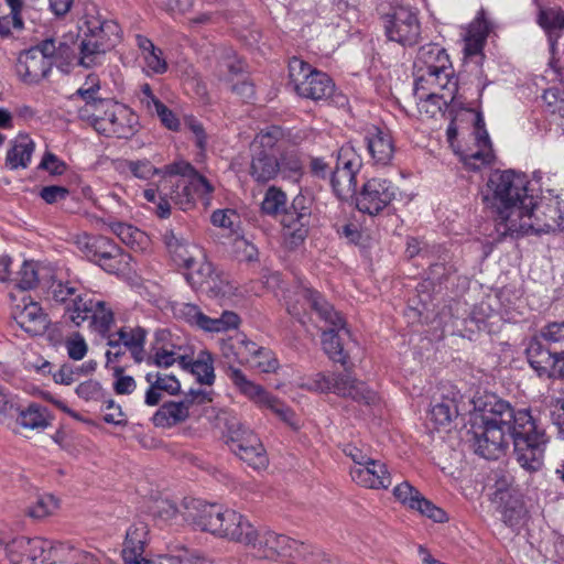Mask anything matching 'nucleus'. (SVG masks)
<instances>
[{
  "label": "nucleus",
  "instance_id": "nucleus-1",
  "mask_svg": "<svg viewBox=\"0 0 564 564\" xmlns=\"http://www.w3.org/2000/svg\"><path fill=\"white\" fill-rule=\"evenodd\" d=\"M463 441L479 457L497 460L513 445L517 463L529 474L542 469L549 436L530 408L516 409L495 393L470 400Z\"/></svg>",
  "mask_w": 564,
  "mask_h": 564
},
{
  "label": "nucleus",
  "instance_id": "nucleus-2",
  "mask_svg": "<svg viewBox=\"0 0 564 564\" xmlns=\"http://www.w3.org/2000/svg\"><path fill=\"white\" fill-rule=\"evenodd\" d=\"M530 184L525 174L514 170H497L490 174L484 200L496 212V230L500 236H508L511 225L521 218L525 208L534 205Z\"/></svg>",
  "mask_w": 564,
  "mask_h": 564
},
{
  "label": "nucleus",
  "instance_id": "nucleus-3",
  "mask_svg": "<svg viewBox=\"0 0 564 564\" xmlns=\"http://www.w3.org/2000/svg\"><path fill=\"white\" fill-rule=\"evenodd\" d=\"M295 303L288 302V311L294 316H300L306 306L316 313L321 321L328 325V329L322 333V346L325 354L334 361L345 365L346 355L344 354L339 332L344 329L345 321L339 312L326 301L317 291L308 288H300L296 293Z\"/></svg>",
  "mask_w": 564,
  "mask_h": 564
},
{
  "label": "nucleus",
  "instance_id": "nucleus-4",
  "mask_svg": "<svg viewBox=\"0 0 564 564\" xmlns=\"http://www.w3.org/2000/svg\"><path fill=\"white\" fill-rule=\"evenodd\" d=\"M191 513L193 523L202 531L229 541L250 545L257 540V530L241 513L215 503L197 502Z\"/></svg>",
  "mask_w": 564,
  "mask_h": 564
},
{
  "label": "nucleus",
  "instance_id": "nucleus-5",
  "mask_svg": "<svg viewBox=\"0 0 564 564\" xmlns=\"http://www.w3.org/2000/svg\"><path fill=\"white\" fill-rule=\"evenodd\" d=\"M286 194L271 186L267 189L261 204V210L265 215L275 216L282 213L284 243L290 249L299 247L307 237L311 218V206L303 195H297L291 206L286 207Z\"/></svg>",
  "mask_w": 564,
  "mask_h": 564
},
{
  "label": "nucleus",
  "instance_id": "nucleus-6",
  "mask_svg": "<svg viewBox=\"0 0 564 564\" xmlns=\"http://www.w3.org/2000/svg\"><path fill=\"white\" fill-rule=\"evenodd\" d=\"M458 78L446 79L444 83L422 84L414 83V97L421 113L433 118L437 113L449 119L446 130V139L453 153L458 154L457 126L456 118L458 116Z\"/></svg>",
  "mask_w": 564,
  "mask_h": 564
},
{
  "label": "nucleus",
  "instance_id": "nucleus-7",
  "mask_svg": "<svg viewBox=\"0 0 564 564\" xmlns=\"http://www.w3.org/2000/svg\"><path fill=\"white\" fill-rule=\"evenodd\" d=\"M527 358L540 378L564 379V321L553 322L530 340Z\"/></svg>",
  "mask_w": 564,
  "mask_h": 564
},
{
  "label": "nucleus",
  "instance_id": "nucleus-8",
  "mask_svg": "<svg viewBox=\"0 0 564 564\" xmlns=\"http://www.w3.org/2000/svg\"><path fill=\"white\" fill-rule=\"evenodd\" d=\"M159 193L169 195L171 202L187 210L195 204V195H208L214 191L208 180L185 161L164 166V176L158 184Z\"/></svg>",
  "mask_w": 564,
  "mask_h": 564
},
{
  "label": "nucleus",
  "instance_id": "nucleus-9",
  "mask_svg": "<svg viewBox=\"0 0 564 564\" xmlns=\"http://www.w3.org/2000/svg\"><path fill=\"white\" fill-rule=\"evenodd\" d=\"M80 30L84 37L79 45L78 64L86 68L99 64L106 52L111 50L120 40L121 29L119 24L102 18L98 12H87Z\"/></svg>",
  "mask_w": 564,
  "mask_h": 564
},
{
  "label": "nucleus",
  "instance_id": "nucleus-10",
  "mask_svg": "<svg viewBox=\"0 0 564 564\" xmlns=\"http://www.w3.org/2000/svg\"><path fill=\"white\" fill-rule=\"evenodd\" d=\"M564 228V216L561 204L556 198L538 200L534 195V205L525 208L516 223L511 225L508 236L529 234H550Z\"/></svg>",
  "mask_w": 564,
  "mask_h": 564
},
{
  "label": "nucleus",
  "instance_id": "nucleus-11",
  "mask_svg": "<svg viewBox=\"0 0 564 564\" xmlns=\"http://www.w3.org/2000/svg\"><path fill=\"white\" fill-rule=\"evenodd\" d=\"M289 78L295 93L302 98L318 102L327 101L334 96L333 79L299 57L294 56L289 61Z\"/></svg>",
  "mask_w": 564,
  "mask_h": 564
},
{
  "label": "nucleus",
  "instance_id": "nucleus-12",
  "mask_svg": "<svg viewBox=\"0 0 564 564\" xmlns=\"http://www.w3.org/2000/svg\"><path fill=\"white\" fill-rule=\"evenodd\" d=\"M300 386L302 389L312 392H333L339 397L350 398L354 401L366 404H370L376 400V393L368 389L365 382L352 378L348 372L334 373L332 376L317 372L312 377L303 379Z\"/></svg>",
  "mask_w": 564,
  "mask_h": 564
},
{
  "label": "nucleus",
  "instance_id": "nucleus-13",
  "mask_svg": "<svg viewBox=\"0 0 564 564\" xmlns=\"http://www.w3.org/2000/svg\"><path fill=\"white\" fill-rule=\"evenodd\" d=\"M414 83L442 84L446 79L458 78L445 48L435 43L422 45L414 61Z\"/></svg>",
  "mask_w": 564,
  "mask_h": 564
},
{
  "label": "nucleus",
  "instance_id": "nucleus-14",
  "mask_svg": "<svg viewBox=\"0 0 564 564\" xmlns=\"http://www.w3.org/2000/svg\"><path fill=\"white\" fill-rule=\"evenodd\" d=\"M460 122L470 123L474 127L475 142L478 148L470 154L464 156L460 154V163L470 171H479L481 167L490 165L495 160V153L482 113L479 110L460 106Z\"/></svg>",
  "mask_w": 564,
  "mask_h": 564
},
{
  "label": "nucleus",
  "instance_id": "nucleus-15",
  "mask_svg": "<svg viewBox=\"0 0 564 564\" xmlns=\"http://www.w3.org/2000/svg\"><path fill=\"white\" fill-rule=\"evenodd\" d=\"M387 37L402 46H414L421 41L422 28L417 13L408 7H397L383 17Z\"/></svg>",
  "mask_w": 564,
  "mask_h": 564
},
{
  "label": "nucleus",
  "instance_id": "nucleus-16",
  "mask_svg": "<svg viewBox=\"0 0 564 564\" xmlns=\"http://www.w3.org/2000/svg\"><path fill=\"white\" fill-rule=\"evenodd\" d=\"M53 46L47 42H40L20 53L17 63V73L26 84H37L45 78L53 67L50 58Z\"/></svg>",
  "mask_w": 564,
  "mask_h": 564
},
{
  "label": "nucleus",
  "instance_id": "nucleus-17",
  "mask_svg": "<svg viewBox=\"0 0 564 564\" xmlns=\"http://www.w3.org/2000/svg\"><path fill=\"white\" fill-rule=\"evenodd\" d=\"M74 307L69 310V319L80 326L85 321H89L90 326L104 337L110 334L115 317L113 312L102 301L85 299L77 296L74 301Z\"/></svg>",
  "mask_w": 564,
  "mask_h": 564
},
{
  "label": "nucleus",
  "instance_id": "nucleus-18",
  "mask_svg": "<svg viewBox=\"0 0 564 564\" xmlns=\"http://www.w3.org/2000/svg\"><path fill=\"white\" fill-rule=\"evenodd\" d=\"M254 554L261 558L275 560L280 556H305L307 546L302 542L292 540L291 538L278 534L272 531L259 534L257 532V540L250 543Z\"/></svg>",
  "mask_w": 564,
  "mask_h": 564
},
{
  "label": "nucleus",
  "instance_id": "nucleus-19",
  "mask_svg": "<svg viewBox=\"0 0 564 564\" xmlns=\"http://www.w3.org/2000/svg\"><path fill=\"white\" fill-rule=\"evenodd\" d=\"M395 197V187L384 178H371L362 185L356 198L359 212L376 216L381 213Z\"/></svg>",
  "mask_w": 564,
  "mask_h": 564
},
{
  "label": "nucleus",
  "instance_id": "nucleus-20",
  "mask_svg": "<svg viewBox=\"0 0 564 564\" xmlns=\"http://www.w3.org/2000/svg\"><path fill=\"white\" fill-rule=\"evenodd\" d=\"M3 543L0 541V547ZM52 542L42 538L19 536L4 544L8 558L12 564H34L50 560Z\"/></svg>",
  "mask_w": 564,
  "mask_h": 564
},
{
  "label": "nucleus",
  "instance_id": "nucleus-21",
  "mask_svg": "<svg viewBox=\"0 0 564 564\" xmlns=\"http://www.w3.org/2000/svg\"><path fill=\"white\" fill-rule=\"evenodd\" d=\"M226 376L241 394L260 405L267 406L275 414L284 404L279 399L267 392L262 386L248 379L245 372L237 367H228Z\"/></svg>",
  "mask_w": 564,
  "mask_h": 564
},
{
  "label": "nucleus",
  "instance_id": "nucleus-22",
  "mask_svg": "<svg viewBox=\"0 0 564 564\" xmlns=\"http://www.w3.org/2000/svg\"><path fill=\"white\" fill-rule=\"evenodd\" d=\"M170 337L171 334L167 330L158 332L155 343L151 347L150 354L145 355L143 362L160 368H169L175 362H178L181 367L185 366L188 355L182 352V347L169 339Z\"/></svg>",
  "mask_w": 564,
  "mask_h": 564
},
{
  "label": "nucleus",
  "instance_id": "nucleus-23",
  "mask_svg": "<svg viewBox=\"0 0 564 564\" xmlns=\"http://www.w3.org/2000/svg\"><path fill=\"white\" fill-rule=\"evenodd\" d=\"M184 318L191 324L205 332L221 333L237 328L240 318L231 311H224L219 317L205 315L197 305L184 304L181 310Z\"/></svg>",
  "mask_w": 564,
  "mask_h": 564
},
{
  "label": "nucleus",
  "instance_id": "nucleus-24",
  "mask_svg": "<svg viewBox=\"0 0 564 564\" xmlns=\"http://www.w3.org/2000/svg\"><path fill=\"white\" fill-rule=\"evenodd\" d=\"M489 33V25L485 19V12L481 9L474 21L468 25L464 47L465 63H473L480 68L484 61V46Z\"/></svg>",
  "mask_w": 564,
  "mask_h": 564
},
{
  "label": "nucleus",
  "instance_id": "nucleus-25",
  "mask_svg": "<svg viewBox=\"0 0 564 564\" xmlns=\"http://www.w3.org/2000/svg\"><path fill=\"white\" fill-rule=\"evenodd\" d=\"M24 297L22 304H17L12 310V317L17 324L29 335L39 336L45 333L50 319L41 305Z\"/></svg>",
  "mask_w": 564,
  "mask_h": 564
},
{
  "label": "nucleus",
  "instance_id": "nucleus-26",
  "mask_svg": "<svg viewBox=\"0 0 564 564\" xmlns=\"http://www.w3.org/2000/svg\"><path fill=\"white\" fill-rule=\"evenodd\" d=\"M117 111L110 115V119H102L97 123V132L106 137L129 139L137 132L138 119L126 106H113Z\"/></svg>",
  "mask_w": 564,
  "mask_h": 564
},
{
  "label": "nucleus",
  "instance_id": "nucleus-27",
  "mask_svg": "<svg viewBox=\"0 0 564 564\" xmlns=\"http://www.w3.org/2000/svg\"><path fill=\"white\" fill-rule=\"evenodd\" d=\"M351 479L369 489H387L391 486V476L384 463L372 458L365 467H351Z\"/></svg>",
  "mask_w": 564,
  "mask_h": 564
},
{
  "label": "nucleus",
  "instance_id": "nucleus-28",
  "mask_svg": "<svg viewBox=\"0 0 564 564\" xmlns=\"http://www.w3.org/2000/svg\"><path fill=\"white\" fill-rule=\"evenodd\" d=\"M261 346H258L256 343L249 340L246 335H236L234 337H229L228 339H224L220 344L221 356L227 360V367L232 366L234 362H238L240 365H249L252 359H254V355L259 351Z\"/></svg>",
  "mask_w": 564,
  "mask_h": 564
},
{
  "label": "nucleus",
  "instance_id": "nucleus-29",
  "mask_svg": "<svg viewBox=\"0 0 564 564\" xmlns=\"http://www.w3.org/2000/svg\"><path fill=\"white\" fill-rule=\"evenodd\" d=\"M145 381L149 383V388L145 391L144 403L149 406H155L161 402L162 392L176 395L181 391L180 381L171 375L149 372L145 376Z\"/></svg>",
  "mask_w": 564,
  "mask_h": 564
},
{
  "label": "nucleus",
  "instance_id": "nucleus-30",
  "mask_svg": "<svg viewBox=\"0 0 564 564\" xmlns=\"http://www.w3.org/2000/svg\"><path fill=\"white\" fill-rule=\"evenodd\" d=\"M148 524L142 521L133 523L128 529L122 551L126 564H140L145 558L142 554L148 542Z\"/></svg>",
  "mask_w": 564,
  "mask_h": 564
},
{
  "label": "nucleus",
  "instance_id": "nucleus-31",
  "mask_svg": "<svg viewBox=\"0 0 564 564\" xmlns=\"http://www.w3.org/2000/svg\"><path fill=\"white\" fill-rule=\"evenodd\" d=\"M147 335L148 332L141 326H123L116 333L109 334V336H115L116 340L123 345L135 364H142L145 360Z\"/></svg>",
  "mask_w": 564,
  "mask_h": 564
},
{
  "label": "nucleus",
  "instance_id": "nucleus-32",
  "mask_svg": "<svg viewBox=\"0 0 564 564\" xmlns=\"http://www.w3.org/2000/svg\"><path fill=\"white\" fill-rule=\"evenodd\" d=\"M251 161L249 174L257 183H267L273 180L280 172V162L276 152L264 150H250Z\"/></svg>",
  "mask_w": 564,
  "mask_h": 564
},
{
  "label": "nucleus",
  "instance_id": "nucleus-33",
  "mask_svg": "<svg viewBox=\"0 0 564 564\" xmlns=\"http://www.w3.org/2000/svg\"><path fill=\"white\" fill-rule=\"evenodd\" d=\"M164 241L173 260L186 269H192L196 262V256L202 254L197 246L176 236L173 230L164 234Z\"/></svg>",
  "mask_w": 564,
  "mask_h": 564
},
{
  "label": "nucleus",
  "instance_id": "nucleus-34",
  "mask_svg": "<svg viewBox=\"0 0 564 564\" xmlns=\"http://www.w3.org/2000/svg\"><path fill=\"white\" fill-rule=\"evenodd\" d=\"M367 148L377 164L387 165L393 158L394 145L389 132L373 127L366 137Z\"/></svg>",
  "mask_w": 564,
  "mask_h": 564
},
{
  "label": "nucleus",
  "instance_id": "nucleus-35",
  "mask_svg": "<svg viewBox=\"0 0 564 564\" xmlns=\"http://www.w3.org/2000/svg\"><path fill=\"white\" fill-rule=\"evenodd\" d=\"M536 22L546 33L551 47L554 48L564 30V10L561 7H540Z\"/></svg>",
  "mask_w": 564,
  "mask_h": 564
},
{
  "label": "nucleus",
  "instance_id": "nucleus-36",
  "mask_svg": "<svg viewBox=\"0 0 564 564\" xmlns=\"http://www.w3.org/2000/svg\"><path fill=\"white\" fill-rule=\"evenodd\" d=\"M35 149L34 141L28 134H19L8 150L6 165L11 170L28 167Z\"/></svg>",
  "mask_w": 564,
  "mask_h": 564
},
{
  "label": "nucleus",
  "instance_id": "nucleus-37",
  "mask_svg": "<svg viewBox=\"0 0 564 564\" xmlns=\"http://www.w3.org/2000/svg\"><path fill=\"white\" fill-rule=\"evenodd\" d=\"M189 417V412L184 404L176 401L163 403L152 416V422L156 427H172L185 422Z\"/></svg>",
  "mask_w": 564,
  "mask_h": 564
},
{
  "label": "nucleus",
  "instance_id": "nucleus-38",
  "mask_svg": "<svg viewBox=\"0 0 564 564\" xmlns=\"http://www.w3.org/2000/svg\"><path fill=\"white\" fill-rule=\"evenodd\" d=\"M182 368L193 373L202 384L212 386L215 381L214 358L207 350L199 351L197 358L193 360L187 356V362Z\"/></svg>",
  "mask_w": 564,
  "mask_h": 564
},
{
  "label": "nucleus",
  "instance_id": "nucleus-39",
  "mask_svg": "<svg viewBox=\"0 0 564 564\" xmlns=\"http://www.w3.org/2000/svg\"><path fill=\"white\" fill-rule=\"evenodd\" d=\"M228 444L236 454V449L241 451L250 444L258 445L260 440L252 431L245 426L240 421L231 417L227 421Z\"/></svg>",
  "mask_w": 564,
  "mask_h": 564
},
{
  "label": "nucleus",
  "instance_id": "nucleus-40",
  "mask_svg": "<svg viewBox=\"0 0 564 564\" xmlns=\"http://www.w3.org/2000/svg\"><path fill=\"white\" fill-rule=\"evenodd\" d=\"M130 256L123 253L121 248L116 245L112 240L109 242V248L105 250L100 256L94 259L91 262L98 264L105 271L109 273H117L128 265Z\"/></svg>",
  "mask_w": 564,
  "mask_h": 564
},
{
  "label": "nucleus",
  "instance_id": "nucleus-41",
  "mask_svg": "<svg viewBox=\"0 0 564 564\" xmlns=\"http://www.w3.org/2000/svg\"><path fill=\"white\" fill-rule=\"evenodd\" d=\"M50 412L46 406L31 403L20 410L18 422L25 429L43 430L50 424Z\"/></svg>",
  "mask_w": 564,
  "mask_h": 564
},
{
  "label": "nucleus",
  "instance_id": "nucleus-42",
  "mask_svg": "<svg viewBox=\"0 0 564 564\" xmlns=\"http://www.w3.org/2000/svg\"><path fill=\"white\" fill-rule=\"evenodd\" d=\"M111 231L133 250H143L149 243V237L142 230L124 223L110 225Z\"/></svg>",
  "mask_w": 564,
  "mask_h": 564
},
{
  "label": "nucleus",
  "instance_id": "nucleus-43",
  "mask_svg": "<svg viewBox=\"0 0 564 564\" xmlns=\"http://www.w3.org/2000/svg\"><path fill=\"white\" fill-rule=\"evenodd\" d=\"M453 415H458V402L455 398L444 397L443 400L434 404L431 410V420L438 430L448 426Z\"/></svg>",
  "mask_w": 564,
  "mask_h": 564
},
{
  "label": "nucleus",
  "instance_id": "nucleus-44",
  "mask_svg": "<svg viewBox=\"0 0 564 564\" xmlns=\"http://www.w3.org/2000/svg\"><path fill=\"white\" fill-rule=\"evenodd\" d=\"M43 42L51 43L54 48L50 56L53 62V66H56L62 72L67 73L68 66L76 56L75 44L69 45L65 41H56L55 39H45Z\"/></svg>",
  "mask_w": 564,
  "mask_h": 564
},
{
  "label": "nucleus",
  "instance_id": "nucleus-45",
  "mask_svg": "<svg viewBox=\"0 0 564 564\" xmlns=\"http://www.w3.org/2000/svg\"><path fill=\"white\" fill-rule=\"evenodd\" d=\"M283 134L281 127H268L256 135L250 145V150H264L267 153L276 152L275 145L283 138Z\"/></svg>",
  "mask_w": 564,
  "mask_h": 564
},
{
  "label": "nucleus",
  "instance_id": "nucleus-46",
  "mask_svg": "<svg viewBox=\"0 0 564 564\" xmlns=\"http://www.w3.org/2000/svg\"><path fill=\"white\" fill-rule=\"evenodd\" d=\"M330 184L339 197L355 193L357 188L356 174L347 172L345 169H335L330 174Z\"/></svg>",
  "mask_w": 564,
  "mask_h": 564
},
{
  "label": "nucleus",
  "instance_id": "nucleus-47",
  "mask_svg": "<svg viewBox=\"0 0 564 564\" xmlns=\"http://www.w3.org/2000/svg\"><path fill=\"white\" fill-rule=\"evenodd\" d=\"M111 239L105 236H83L77 240V245L79 249L83 251L85 257L93 261L100 253H102L107 248H109V242Z\"/></svg>",
  "mask_w": 564,
  "mask_h": 564
},
{
  "label": "nucleus",
  "instance_id": "nucleus-48",
  "mask_svg": "<svg viewBox=\"0 0 564 564\" xmlns=\"http://www.w3.org/2000/svg\"><path fill=\"white\" fill-rule=\"evenodd\" d=\"M236 455L254 469H261L268 465L265 449L260 440L258 441V445L250 444L241 448V451L236 449Z\"/></svg>",
  "mask_w": 564,
  "mask_h": 564
},
{
  "label": "nucleus",
  "instance_id": "nucleus-49",
  "mask_svg": "<svg viewBox=\"0 0 564 564\" xmlns=\"http://www.w3.org/2000/svg\"><path fill=\"white\" fill-rule=\"evenodd\" d=\"M232 286L229 283L228 275L216 268L214 274L210 280H207L206 285H204L203 292L209 293L212 296H225L230 294Z\"/></svg>",
  "mask_w": 564,
  "mask_h": 564
},
{
  "label": "nucleus",
  "instance_id": "nucleus-50",
  "mask_svg": "<svg viewBox=\"0 0 564 564\" xmlns=\"http://www.w3.org/2000/svg\"><path fill=\"white\" fill-rule=\"evenodd\" d=\"M216 267L214 263L203 257L202 261L198 263V267L196 269H192V271L188 273L187 280L194 288L202 291L204 285H206L207 280L212 279Z\"/></svg>",
  "mask_w": 564,
  "mask_h": 564
},
{
  "label": "nucleus",
  "instance_id": "nucleus-51",
  "mask_svg": "<svg viewBox=\"0 0 564 564\" xmlns=\"http://www.w3.org/2000/svg\"><path fill=\"white\" fill-rule=\"evenodd\" d=\"M249 366L263 373L274 372L279 368V361L273 351L268 348L260 347Z\"/></svg>",
  "mask_w": 564,
  "mask_h": 564
},
{
  "label": "nucleus",
  "instance_id": "nucleus-52",
  "mask_svg": "<svg viewBox=\"0 0 564 564\" xmlns=\"http://www.w3.org/2000/svg\"><path fill=\"white\" fill-rule=\"evenodd\" d=\"M393 496L399 502L412 510L417 505L422 494L410 482L403 481L393 488Z\"/></svg>",
  "mask_w": 564,
  "mask_h": 564
},
{
  "label": "nucleus",
  "instance_id": "nucleus-53",
  "mask_svg": "<svg viewBox=\"0 0 564 564\" xmlns=\"http://www.w3.org/2000/svg\"><path fill=\"white\" fill-rule=\"evenodd\" d=\"M280 171L288 177L299 178L302 175L303 164L297 151H285L281 154Z\"/></svg>",
  "mask_w": 564,
  "mask_h": 564
},
{
  "label": "nucleus",
  "instance_id": "nucleus-54",
  "mask_svg": "<svg viewBox=\"0 0 564 564\" xmlns=\"http://www.w3.org/2000/svg\"><path fill=\"white\" fill-rule=\"evenodd\" d=\"M112 106H121L120 104L111 100V99H104L102 101H95L93 104V110L90 112H87L86 116L91 121V124L94 129L97 131V123L99 121H102V119H110V115L113 111H117V108Z\"/></svg>",
  "mask_w": 564,
  "mask_h": 564
},
{
  "label": "nucleus",
  "instance_id": "nucleus-55",
  "mask_svg": "<svg viewBox=\"0 0 564 564\" xmlns=\"http://www.w3.org/2000/svg\"><path fill=\"white\" fill-rule=\"evenodd\" d=\"M17 286L26 291L34 289L39 283V275L33 262L24 261L17 275Z\"/></svg>",
  "mask_w": 564,
  "mask_h": 564
},
{
  "label": "nucleus",
  "instance_id": "nucleus-56",
  "mask_svg": "<svg viewBox=\"0 0 564 564\" xmlns=\"http://www.w3.org/2000/svg\"><path fill=\"white\" fill-rule=\"evenodd\" d=\"M57 508V500L50 495L41 496L29 507L28 514L34 519H43Z\"/></svg>",
  "mask_w": 564,
  "mask_h": 564
},
{
  "label": "nucleus",
  "instance_id": "nucleus-57",
  "mask_svg": "<svg viewBox=\"0 0 564 564\" xmlns=\"http://www.w3.org/2000/svg\"><path fill=\"white\" fill-rule=\"evenodd\" d=\"M361 167V160L355 153L351 147H341L338 151L337 164L335 169H345L347 172L357 174Z\"/></svg>",
  "mask_w": 564,
  "mask_h": 564
},
{
  "label": "nucleus",
  "instance_id": "nucleus-58",
  "mask_svg": "<svg viewBox=\"0 0 564 564\" xmlns=\"http://www.w3.org/2000/svg\"><path fill=\"white\" fill-rule=\"evenodd\" d=\"M51 295L53 300L57 303H67L69 302L72 306H67V313L69 314V310L74 307V300L77 296H82L77 294V289L70 286L68 283L54 282L51 286Z\"/></svg>",
  "mask_w": 564,
  "mask_h": 564
},
{
  "label": "nucleus",
  "instance_id": "nucleus-59",
  "mask_svg": "<svg viewBox=\"0 0 564 564\" xmlns=\"http://www.w3.org/2000/svg\"><path fill=\"white\" fill-rule=\"evenodd\" d=\"M76 393L85 401H104L105 399V391L101 384L95 380L82 382L76 388Z\"/></svg>",
  "mask_w": 564,
  "mask_h": 564
},
{
  "label": "nucleus",
  "instance_id": "nucleus-60",
  "mask_svg": "<svg viewBox=\"0 0 564 564\" xmlns=\"http://www.w3.org/2000/svg\"><path fill=\"white\" fill-rule=\"evenodd\" d=\"M128 167L135 177L141 180H149L160 174H162V177L164 176V169L159 170L154 167L149 160L129 161Z\"/></svg>",
  "mask_w": 564,
  "mask_h": 564
},
{
  "label": "nucleus",
  "instance_id": "nucleus-61",
  "mask_svg": "<svg viewBox=\"0 0 564 564\" xmlns=\"http://www.w3.org/2000/svg\"><path fill=\"white\" fill-rule=\"evenodd\" d=\"M413 510L420 512L422 516L432 519L434 522H444L447 520L445 511L436 507L431 500L426 499L423 495Z\"/></svg>",
  "mask_w": 564,
  "mask_h": 564
},
{
  "label": "nucleus",
  "instance_id": "nucleus-62",
  "mask_svg": "<svg viewBox=\"0 0 564 564\" xmlns=\"http://www.w3.org/2000/svg\"><path fill=\"white\" fill-rule=\"evenodd\" d=\"M65 347L67 349L68 357L73 360H82L88 350L84 337L78 333L66 339Z\"/></svg>",
  "mask_w": 564,
  "mask_h": 564
},
{
  "label": "nucleus",
  "instance_id": "nucleus-63",
  "mask_svg": "<svg viewBox=\"0 0 564 564\" xmlns=\"http://www.w3.org/2000/svg\"><path fill=\"white\" fill-rule=\"evenodd\" d=\"M124 370L122 367H116L113 369V375L117 378L113 383V389L118 394H130L135 388V380L131 376H124Z\"/></svg>",
  "mask_w": 564,
  "mask_h": 564
},
{
  "label": "nucleus",
  "instance_id": "nucleus-64",
  "mask_svg": "<svg viewBox=\"0 0 564 564\" xmlns=\"http://www.w3.org/2000/svg\"><path fill=\"white\" fill-rule=\"evenodd\" d=\"M140 564H197L185 554H162L153 558H144Z\"/></svg>",
  "mask_w": 564,
  "mask_h": 564
}]
</instances>
